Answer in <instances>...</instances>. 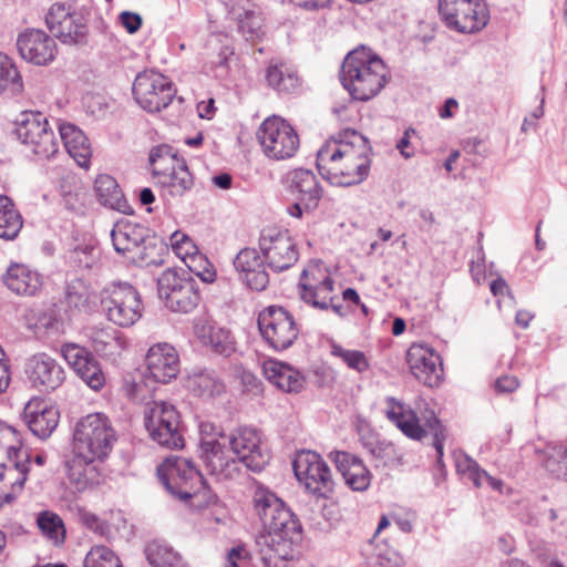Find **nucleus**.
<instances>
[{
	"label": "nucleus",
	"instance_id": "obj_45",
	"mask_svg": "<svg viewBox=\"0 0 567 567\" xmlns=\"http://www.w3.org/2000/svg\"><path fill=\"white\" fill-rule=\"evenodd\" d=\"M23 89L22 79L11 59L0 52V94H19Z\"/></svg>",
	"mask_w": 567,
	"mask_h": 567
},
{
	"label": "nucleus",
	"instance_id": "obj_35",
	"mask_svg": "<svg viewBox=\"0 0 567 567\" xmlns=\"http://www.w3.org/2000/svg\"><path fill=\"white\" fill-rule=\"evenodd\" d=\"M95 192L102 205L123 214L132 213L116 179L111 175L101 174L96 177Z\"/></svg>",
	"mask_w": 567,
	"mask_h": 567
},
{
	"label": "nucleus",
	"instance_id": "obj_1",
	"mask_svg": "<svg viewBox=\"0 0 567 567\" xmlns=\"http://www.w3.org/2000/svg\"><path fill=\"white\" fill-rule=\"evenodd\" d=\"M199 453L210 474L233 478L238 463L252 472H260L268 464L270 453L262 443L261 433L250 426H239L229 433L210 423L199 425Z\"/></svg>",
	"mask_w": 567,
	"mask_h": 567
},
{
	"label": "nucleus",
	"instance_id": "obj_61",
	"mask_svg": "<svg viewBox=\"0 0 567 567\" xmlns=\"http://www.w3.org/2000/svg\"><path fill=\"white\" fill-rule=\"evenodd\" d=\"M458 103L455 99L450 97L445 101L444 105L440 109L439 114L442 118H450L453 116L452 110L456 109Z\"/></svg>",
	"mask_w": 567,
	"mask_h": 567
},
{
	"label": "nucleus",
	"instance_id": "obj_7",
	"mask_svg": "<svg viewBox=\"0 0 567 567\" xmlns=\"http://www.w3.org/2000/svg\"><path fill=\"white\" fill-rule=\"evenodd\" d=\"M111 240L116 254L132 264L157 266L163 262L159 251L164 247L151 237V230L142 224L121 218L111 230Z\"/></svg>",
	"mask_w": 567,
	"mask_h": 567
},
{
	"label": "nucleus",
	"instance_id": "obj_51",
	"mask_svg": "<svg viewBox=\"0 0 567 567\" xmlns=\"http://www.w3.org/2000/svg\"><path fill=\"white\" fill-rule=\"evenodd\" d=\"M99 256V250L92 245H81L71 254L72 261L80 268H92Z\"/></svg>",
	"mask_w": 567,
	"mask_h": 567
},
{
	"label": "nucleus",
	"instance_id": "obj_30",
	"mask_svg": "<svg viewBox=\"0 0 567 567\" xmlns=\"http://www.w3.org/2000/svg\"><path fill=\"white\" fill-rule=\"evenodd\" d=\"M4 286L18 296L32 297L42 288V275L25 264L12 262L2 276Z\"/></svg>",
	"mask_w": 567,
	"mask_h": 567
},
{
	"label": "nucleus",
	"instance_id": "obj_2",
	"mask_svg": "<svg viewBox=\"0 0 567 567\" xmlns=\"http://www.w3.org/2000/svg\"><path fill=\"white\" fill-rule=\"evenodd\" d=\"M252 502L264 526L255 542L257 554L265 567H285L286 561L293 558L295 545L301 538V525L267 487L257 486Z\"/></svg>",
	"mask_w": 567,
	"mask_h": 567
},
{
	"label": "nucleus",
	"instance_id": "obj_62",
	"mask_svg": "<svg viewBox=\"0 0 567 567\" xmlns=\"http://www.w3.org/2000/svg\"><path fill=\"white\" fill-rule=\"evenodd\" d=\"M213 184L221 189H228L231 186V176L227 173L213 177Z\"/></svg>",
	"mask_w": 567,
	"mask_h": 567
},
{
	"label": "nucleus",
	"instance_id": "obj_41",
	"mask_svg": "<svg viewBox=\"0 0 567 567\" xmlns=\"http://www.w3.org/2000/svg\"><path fill=\"white\" fill-rule=\"evenodd\" d=\"M543 455L546 471L556 478L567 481V446L549 443L545 446Z\"/></svg>",
	"mask_w": 567,
	"mask_h": 567
},
{
	"label": "nucleus",
	"instance_id": "obj_16",
	"mask_svg": "<svg viewBox=\"0 0 567 567\" xmlns=\"http://www.w3.org/2000/svg\"><path fill=\"white\" fill-rule=\"evenodd\" d=\"M14 134L33 154L50 158L58 152V142L47 117L39 112H23L16 121Z\"/></svg>",
	"mask_w": 567,
	"mask_h": 567
},
{
	"label": "nucleus",
	"instance_id": "obj_11",
	"mask_svg": "<svg viewBox=\"0 0 567 567\" xmlns=\"http://www.w3.org/2000/svg\"><path fill=\"white\" fill-rule=\"evenodd\" d=\"M386 416L404 435L433 445L439 458L442 457L445 429L436 416L432 415L426 424L422 426L414 411L393 399L389 400Z\"/></svg>",
	"mask_w": 567,
	"mask_h": 567
},
{
	"label": "nucleus",
	"instance_id": "obj_21",
	"mask_svg": "<svg viewBox=\"0 0 567 567\" xmlns=\"http://www.w3.org/2000/svg\"><path fill=\"white\" fill-rule=\"evenodd\" d=\"M132 90L136 103L150 113L165 109L175 96L172 82L153 70L138 73Z\"/></svg>",
	"mask_w": 567,
	"mask_h": 567
},
{
	"label": "nucleus",
	"instance_id": "obj_28",
	"mask_svg": "<svg viewBox=\"0 0 567 567\" xmlns=\"http://www.w3.org/2000/svg\"><path fill=\"white\" fill-rule=\"evenodd\" d=\"M23 417L29 430L39 439H48L59 424L58 409L44 400L31 399L24 406Z\"/></svg>",
	"mask_w": 567,
	"mask_h": 567
},
{
	"label": "nucleus",
	"instance_id": "obj_63",
	"mask_svg": "<svg viewBox=\"0 0 567 567\" xmlns=\"http://www.w3.org/2000/svg\"><path fill=\"white\" fill-rule=\"evenodd\" d=\"M508 290V286L503 278H497L491 282V291L494 296L503 295Z\"/></svg>",
	"mask_w": 567,
	"mask_h": 567
},
{
	"label": "nucleus",
	"instance_id": "obj_27",
	"mask_svg": "<svg viewBox=\"0 0 567 567\" xmlns=\"http://www.w3.org/2000/svg\"><path fill=\"white\" fill-rule=\"evenodd\" d=\"M17 48L23 60L35 65L49 64L56 54L54 39L40 29H29L20 33Z\"/></svg>",
	"mask_w": 567,
	"mask_h": 567
},
{
	"label": "nucleus",
	"instance_id": "obj_54",
	"mask_svg": "<svg viewBox=\"0 0 567 567\" xmlns=\"http://www.w3.org/2000/svg\"><path fill=\"white\" fill-rule=\"evenodd\" d=\"M120 21L128 33H135L142 25L141 16L130 11L122 12Z\"/></svg>",
	"mask_w": 567,
	"mask_h": 567
},
{
	"label": "nucleus",
	"instance_id": "obj_17",
	"mask_svg": "<svg viewBox=\"0 0 567 567\" xmlns=\"http://www.w3.org/2000/svg\"><path fill=\"white\" fill-rule=\"evenodd\" d=\"M52 34L64 44H83L87 40V19L83 12L64 2L53 3L45 14Z\"/></svg>",
	"mask_w": 567,
	"mask_h": 567
},
{
	"label": "nucleus",
	"instance_id": "obj_9",
	"mask_svg": "<svg viewBox=\"0 0 567 567\" xmlns=\"http://www.w3.org/2000/svg\"><path fill=\"white\" fill-rule=\"evenodd\" d=\"M101 303L106 318L122 328L133 326L142 317L143 302L141 296L127 282H112L104 287Z\"/></svg>",
	"mask_w": 567,
	"mask_h": 567
},
{
	"label": "nucleus",
	"instance_id": "obj_13",
	"mask_svg": "<svg viewBox=\"0 0 567 567\" xmlns=\"http://www.w3.org/2000/svg\"><path fill=\"white\" fill-rule=\"evenodd\" d=\"M179 413L166 401H153L145 410V426L151 437L159 445L168 449L183 447L179 431Z\"/></svg>",
	"mask_w": 567,
	"mask_h": 567
},
{
	"label": "nucleus",
	"instance_id": "obj_40",
	"mask_svg": "<svg viewBox=\"0 0 567 567\" xmlns=\"http://www.w3.org/2000/svg\"><path fill=\"white\" fill-rule=\"evenodd\" d=\"M22 224V217L12 200L7 196H0V238L14 239Z\"/></svg>",
	"mask_w": 567,
	"mask_h": 567
},
{
	"label": "nucleus",
	"instance_id": "obj_15",
	"mask_svg": "<svg viewBox=\"0 0 567 567\" xmlns=\"http://www.w3.org/2000/svg\"><path fill=\"white\" fill-rule=\"evenodd\" d=\"M333 284L322 265H310L303 269L300 277L298 285L300 298L315 309H332L338 316L344 317L342 306L334 302Z\"/></svg>",
	"mask_w": 567,
	"mask_h": 567
},
{
	"label": "nucleus",
	"instance_id": "obj_8",
	"mask_svg": "<svg viewBox=\"0 0 567 567\" xmlns=\"http://www.w3.org/2000/svg\"><path fill=\"white\" fill-rule=\"evenodd\" d=\"M151 171L163 194L182 197L194 185V178L184 158H179L171 146L161 145L150 153Z\"/></svg>",
	"mask_w": 567,
	"mask_h": 567
},
{
	"label": "nucleus",
	"instance_id": "obj_38",
	"mask_svg": "<svg viewBox=\"0 0 567 567\" xmlns=\"http://www.w3.org/2000/svg\"><path fill=\"white\" fill-rule=\"evenodd\" d=\"M266 79L269 86L280 93H293L300 86V80L297 71L287 63L269 65Z\"/></svg>",
	"mask_w": 567,
	"mask_h": 567
},
{
	"label": "nucleus",
	"instance_id": "obj_50",
	"mask_svg": "<svg viewBox=\"0 0 567 567\" xmlns=\"http://www.w3.org/2000/svg\"><path fill=\"white\" fill-rule=\"evenodd\" d=\"M372 558L377 567H403V558L388 544H377Z\"/></svg>",
	"mask_w": 567,
	"mask_h": 567
},
{
	"label": "nucleus",
	"instance_id": "obj_47",
	"mask_svg": "<svg viewBox=\"0 0 567 567\" xmlns=\"http://www.w3.org/2000/svg\"><path fill=\"white\" fill-rule=\"evenodd\" d=\"M84 567H122V563L111 548L95 545L86 554Z\"/></svg>",
	"mask_w": 567,
	"mask_h": 567
},
{
	"label": "nucleus",
	"instance_id": "obj_59",
	"mask_svg": "<svg viewBox=\"0 0 567 567\" xmlns=\"http://www.w3.org/2000/svg\"><path fill=\"white\" fill-rule=\"evenodd\" d=\"M290 1L299 7L315 10V9L327 7L331 0H290Z\"/></svg>",
	"mask_w": 567,
	"mask_h": 567
},
{
	"label": "nucleus",
	"instance_id": "obj_42",
	"mask_svg": "<svg viewBox=\"0 0 567 567\" xmlns=\"http://www.w3.org/2000/svg\"><path fill=\"white\" fill-rule=\"evenodd\" d=\"M231 13L238 20V28L243 35L248 40L257 39L261 35L262 18L255 9V6L236 8L233 7Z\"/></svg>",
	"mask_w": 567,
	"mask_h": 567
},
{
	"label": "nucleus",
	"instance_id": "obj_52",
	"mask_svg": "<svg viewBox=\"0 0 567 567\" xmlns=\"http://www.w3.org/2000/svg\"><path fill=\"white\" fill-rule=\"evenodd\" d=\"M455 466L457 473L466 476L473 483L475 482L476 477L482 471V467L477 464L475 460L462 453L455 456Z\"/></svg>",
	"mask_w": 567,
	"mask_h": 567
},
{
	"label": "nucleus",
	"instance_id": "obj_58",
	"mask_svg": "<svg viewBox=\"0 0 567 567\" xmlns=\"http://www.w3.org/2000/svg\"><path fill=\"white\" fill-rule=\"evenodd\" d=\"M81 520L83 522V524L86 527H89L95 532L103 533V529H104L103 523L100 520V518L95 514L85 512L81 515Z\"/></svg>",
	"mask_w": 567,
	"mask_h": 567
},
{
	"label": "nucleus",
	"instance_id": "obj_57",
	"mask_svg": "<svg viewBox=\"0 0 567 567\" xmlns=\"http://www.w3.org/2000/svg\"><path fill=\"white\" fill-rule=\"evenodd\" d=\"M415 130L408 128L396 144V148L404 158H411L413 156V152L408 151V148L410 146V138L412 135H415Z\"/></svg>",
	"mask_w": 567,
	"mask_h": 567
},
{
	"label": "nucleus",
	"instance_id": "obj_4",
	"mask_svg": "<svg viewBox=\"0 0 567 567\" xmlns=\"http://www.w3.org/2000/svg\"><path fill=\"white\" fill-rule=\"evenodd\" d=\"M371 167V146L354 130H344L327 141L317 153V168L334 186H353L365 181Z\"/></svg>",
	"mask_w": 567,
	"mask_h": 567
},
{
	"label": "nucleus",
	"instance_id": "obj_39",
	"mask_svg": "<svg viewBox=\"0 0 567 567\" xmlns=\"http://www.w3.org/2000/svg\"><path fill=\"white\" fill-rule=\"evenodd\" d=\"M146 558L152 567H190L188 561L166 543H151L146 547Z\"/></svg>",
	"mask_w": 567,
	"mask_h": 567
},
{
	"label": "nucleus",
	"instance_id": "obj_44",
	"mask_svg": "<svg viewBox=\"0 0 567 567\" xmlns=\"http://www.w3.org/2000/svg\"><path fill=\"white\" fill-rule=\"evenodd\" d=\"M37 524L41 533L54 545L63 544L65 539V527L62 518L51 512L43 511L39 513Z\"/></svg>",
	"mask_w": 567,
	"mask_h": 567
},
{
	"label": "nucleus",
	"instance_id": "obj_26",
	"mask_svg": "<svg viewBox=\"0 0 567 567\" xmlns=\"http://www.w3.org/2000/svg\"><path fill=\"white\" fill-rule=\"evenodd\" d=\"M145 365L147 378L158 383H168L179 373V355L173 346L156 343L148 349Z\"/></svg>",
	"mask_w": 567,
	"mask_h": 567
},
{
	"label": "nucleus",
	"instance_id": "obj_53",
	"mask_svg": "<svg viewBox=\"0 0 567 567\" xmlns=\"http://www.w3.org/2000/svg\"><path fill=\"white\" fill-rule=\"evenodd\" d=\"M475 487H484L485 485L489 486L492 489L502 492L504 483L502 480L491 476L485 470L482 468L475 482L473 483Z\"/></svg>",
	"mask_w": 567,
	"mask_h": 567
},
{
	"label": "nucleus",
	"instance_id": "obj_43",
	"mask_svg": "<svg viewBox=\"0 0 567 567\" xmlns=\"http://www.w3.org/2000/svg\"><path fill=\"white\" fill-rule=\"evenodd\" d=\"M203 342L209 346L215 352L225 357L229 355L234 350V339L230 332L219 327H203L200 330Z\"/></svg>",
	"mask_w": 567,
	"mask_h": 567
},
{
	"label": "nucleus",
	"instance_id": "obj_22",
	"mask_svg": "<svg viewBox=\"0 0 567 567\" xmlns=\"http://www.w3.org/2000/svg\"><path fill=\"white\" fill-rule=\"evenodd\" d=\"M13 440L16 444L7 449L6 461L0 463V484L11 489V492L6 493L3 497L0 496V506L3 501L9 503L23 489L30 471V456L29 453L22 449L20 435L18 434Z\"/></svg>",
	"mask_w": 567,
	"mask_h": 567
},
{
	"label": "nucleus",
	"instance_id": "obj_33",
	"mask_svg": "<svg viewBox=\"0 0 567 567\" xmlns=\"http://www.w3.org/2000/svg\"><path fill=\"white\" fill-rule=\"evenodd\" d=\"M329 457L351 489L362 492L369 487L371 475L360 458L342 451H333Z\"/></svg>",
	"mask_w": 567,
	"mask_h": 567
},
{
	"label": "nucleus",
	"instance_id": "obj_25",
	"mask_svg": "<svg viewBox=\"0 0 567 567\" xmlns=\"http://www.w3.org/2000/svg\"><path fill=\"white\" fill-rule=\"evenodd\" d=\"M61 354L91 389L100 390L104 385L102 369L87 349L76 343H65L61 347Z\"/></svg>",
	"mask_w": 567,
	"mask_h": 567
},
{
	"label": "nucleus",
	"instance_id": "obj_56",
	"mask_svg": "<svg viewBox=\"0 0 567 567\" xmlns=\"http://www.w3.org/2000/svg\"><path fill=\"white\" fill-rule=\"evenodd\" d=\"M172 247L176 250L178 255H183V249L185 246H190L195 248L192 239L182 233H174L171 237Z\"/></svg>",
	"mask_w": 567,
	"mask_h": 567
},
{
	"label": "nucleus",
	"instance_id": "obj_6",
	"mask_svg": "<svg viewBox=\"0 0 567 567\" xmlns=\"http://www.w3.org/2000/svg\"><path fill=\"white\" fill-rule=\"evenodd\" d=\"M157 475L166 489L181 499H189L190 506L200 509L214 501L200 472L188 458L169 456L158 466Z\"/></svg>",
	"mask_w": 567,
	"mask_h": 567
},
{
	"label": "nucleus",
	"instance_id": "obj_64",
	"mask_svg": "<svg viewBox=\"0 0 567 567\" xmlns=\"http://www.w3.org/2000/svg\"><path fill=\"white\" fill-rule=\"evenodd\" d=\"M534 318V316L526 310H519L516 313L515 321L518 326L522 328H527L529 324V321Z\"/></svg>",
	"mask_w": 567,
	"mask_h": 567
},
{
	"label": "nucleus",
	"instance_id": "obj_19",
	"mask_svg": "<svg viewBox=\"0 0 567 567\" xmlns=\"http://www.w3.org/2000/svg\"><path fill=\"white\" fill-rule=\"evenodd\" d=\"M259 249L267 267L276 272L289 269L299 258L297 246L289 231L274 226L261 230Z\"/></svg>",
	"mask_w": 567,
	"mask_h": 567
},
{
	"label": "nucleus",
	"instance_id": "obj_29",
	"mask_svg": "<svg viewBox=\"0 0 567 567\" xmlns=\"http://www.w3.org/2000/svg\"><path fill=\"white\" fill-rule=\"evenodd\" d=\"M234 266L241 279L254 290H264L269 284L267 264L255 248L241 249L234 259Z\"/></svg>",
	"mask_w": 567,
	"mask_h": 567
},
{
	"label": "nucleus",
	"instance_id": "obj_48",
	"mask_svg": "<svg viewBox=\"0 0 567 567\" xmlns=\"http://www.w3.org/2000/svg\"><path fill=\"white\" fill-rule=\"evenodd\" d=\"M189 271L197 276L206 284L214 282L216 279V271L209 260L202 254H194L189 260H185Z\"/></svg>",
	"mask_w": 567,
	"mask_h": 567
},
{
	"label": "nucleus",
	"instance_id": "obj_34",
	"mask_svg": "<svg viewBox=\"0 0 567 567\" xmlns=\"http://www.w3.org/2000/svg\"><path fill=\"white\" fill-rule=\"evenodd\" d=\"M60 136L65 150L81 167H87L92 155L91 145L85 134L75 125L61 124Z\"/></svg>",
	"mask_w": 567,
	"mask_h": 567
},
{
	"label": "nucleus",
	"instance_id": "obj_24",
	"mask_svg": "<svg viewBox=\"0 0 567 567\" xmlns=\"http://www.w3.org/2000/svg\"><path fill=\"white\" fill-rule=\"evenodd\" d=\"M412 374L424 385L437 386L443 377L441 357L432 348L422 343H413L406 353Z\"/></svg>",
	"mask_w": 567,
	"mask_h": 567
},
{
	"label": "nucleus",
	"instance_id": "obj_49",
	"mask_svg": "<svg viewBox=\"0 0 567 567\" xmlns=\"http://www.w3.org/2000/svg\"><path fill=\"white\" fill-rule=\"evenodd\" d=\"M65 298L70 306L81 308L90 302L91 292L84 280H71L65 289Z\"/></svg>",
	"mask_w": 567,
	"mask_h": 567
},
{
	"label": "nucleus",
	"instance_id": "obj_12",
	"mask_svg": "<svg viewBox=\"0 0 567 567\" xmlns=\"http://www.w3.org/2000/svg\"><path fill=\"white\" fill-rule=\"evenodd\" d=\"M444 24L458 33H474L486 27L489 11L484 0H440Z\"/></svg>",
	"mask_w": 567,
	"mask_h": 567
},
{
	"label": "nucleus",
	"instance_id": "obj_10",
	"mask_svg": "<svg viewBox=\"0 0 567 567\" xmlns=\"http://www.w3.org/2000/svg\"><path fill=\"white\" fill-rule=\"evenodd\" d=\"M256 138L265 156L274 161L293 157L300 146L299 135L293 126L277 115L268 116L261 122Z\"/></svg>",
	"mask_w": 567,
	"mask_h": 567
},
{
	"label": "nucleus",
	"instance_id": "obj_55",
	"mask_svg": "<svg viewBox=\"0 0 567 567\" xmlns=\"http://www.w3.org/2000/svg\"><path fill=\"white\" fill-rule=\"evenodd\" d=\"M519 386V381L513 375H502L494 384L497 393H512Z\"/></svg>",
	"mask_w": 567,
	"mask_h": 567
},
{
	"label": "nucleus",
	"instance_id": "obj_14",
	"mask_svg": "<svg viewBox=\"0 0 567 567\" xmlns=\"http://www.w3.org/2000/svg\"><path fill=\"white\" fill-rule=\"evenodd\" d=\"M157 291L165 306L175 312L193 311L200 299L197 284L194 279L166 269L157 279Z\"/></svg>",
	"mask_w": 567,
	"mask_h": 567
},
{
	"label": "nucleus",
	"instance_id": "obj_36",
	"mask_svg": "<svg viewBox=\"0 0 567 567\" xmlns=\"http://www.w3.org/2000/svg\"><path fill=\"white\" fill-rule=\"evenodd\" d=\"M186 388L196 396L209 399L224 392L225 385L213 370H194L186 379Z\"/></svg>",
	"mask_w": 567,
	"mask_h": 567
},
{
	"label": "nucleus",
	"instance_id": "obj_20",
	"mask_svg": "<svg viewBox=\"0 0 567 567\" xmlns=\"http://www.w3.org/2000/svg\"><path fill=\"white\" fill-rule=\"evenodd\" d=\"M297 480L316 497L328 498L333 492L334 482L328 465L315 452H300L292 463Z\"/></svg>",
	"mask_w": 567,
	"mask_h": 567
},
{
	"label": "nucleus",
	"instance_id": "obj_31",
	"mask_svg": "<svg viewBox=\"0 0 567 567\" xmlns=\"http://www.w3.org/2000/svg\"><path fill=\"white\" fill-rule=\"evenodd\" d=\"M265 378L285 393H299L305 389L303 374L282 361L268 359L262 363Z\"/></svg>",
	"mask_w": 567,
	"mask_h": 567
},
{
	"label": "nucleus",
	"instance_id": "obj_18",
	"mask_svg": "<svg viewBox=\"0 0 567 567\" xmlns=\"http://www.w3.org/2000/svg\"><path fill=\"white\" fill-rule=\"evenodd\" d=\"M258 328L265 341L277 351L290 348L299 334L292 315L277 306H270L259 313Z\"/></svg>",
	"mask_w": 567,
	"mask_h": 567
},
{
	"label": "nucleus",
	"instance_id": "obj_23",
	"mask_svg": "<svg viewBox=\"0 0 567 567\" xmlns=\"http://www.w3.org/2000/svg\"><path fill=\"white\" fill-rule=\"evenodd\" d=\"M24 373L31 386L40 392L54 391L65 380L62 365L54 358L43 352L27 359Z\"/></svg>",
	"mask_w": 567,
	"mask_h": 567
},
{
	"label": "nucleus",
	"instance_id": "obj_32",
	"mask_svg": "<svg viewBox=\"0 0 567 567\" xmlns=\"http://www.w3.org/2000/svg\"><path fill=\"white\" fill-rule=\"evenodd\" d=\"M289 189L302 203L307 212L316 209L322 197V189L316 175L305 168L293 169L288 174Z\"/></svg>",
	"mask_w": 567,
	"mask_h": 567
},
{
	"label": "nucleus",
	"instance_id": "obj_46",
	"mask_svg": "<svg viewBox=\"0 0 567 567\" xmlns=\"http://www.w3.org/2000/svg\"><path fill=\"white\" fill-rule=\"evenodd\" d=\"M331 354L358 373H363L370 368L369 360L362 351L346 349L333 342L331 344Z\"/></svg>",
	"mask_w": 567,
	"mask_h": 567
},
{
	"label": "nucleus",
	"instance_id": "obj_5",
	"mask_svg": "<svg viewBox=\"0 0 567 567\" xmlns=\"http://www.w3.org/2000/svg\"><path fill=\"white\" fill-rule=\"evenodd\" d=\"M343 87L358 101L377 96L389 81V71L383 60L364 47L348 53L341 70Z\"/></svg>",
	"mask_w": 567,
	"mask_h": 567
},
{
	"label": "nucleus",
	"instance_id": "obj_60",
	"mask_svg": "<svg viewBox=\"0 0 567 567\" xmlns=\"http://www.w3.org/2000/svg\"><path fill=\"white\" fill-rule=\"evenodd\" d=\"M391 518L395 523V525L399 527V529L402 530L403 533H410L412 530V523H411L410 515L400 516L398 514H392Z\"/></svg>",
	"mask_w": 567,
	"mask_h": 567
},
{
	"label": "nucleus",
	"instance_id": "obj_3",
	"mask_svg": "<svg viewBox=\"0 0 567 567\" xmlns=\"http://www.w3.org/2000/svg\"><path fill=\"white\" fill-rule=\"evenodd\" d=\"M116 440V432L105 414L92 413L78 421L73 431L72 456L65 463L70 484L78 492L100 483V462L109 456Z\"/></svg>",
	"mask_w": 567,
	"mask_h": 567
},
{
	"label": "nucleus",
	"instance_id": "obj_37",
	"mask_svg": "<svg viewBox=\"0 0 567 567\" xmlns=\"http://www.w3.org/2000/svg\"><path fill=\"white\" fill-rule=\"evenodd\" d=\"M93 349L107 359H115L123 351L125 343L112 328H94L90 332Z\"/></svg>",
	"mask_w": 567,
	"mask_h": 567
}]
</instances>
